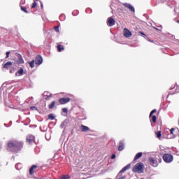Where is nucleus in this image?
<instances>
[{
	"instance_id": "obj_23",
	"label": "nucleus",
	"mask_w": 179,
	"mask_h": 179,
	"mask_svg": "<svg viewBox=\"0 0 179 179\" xmlns=\"http://www.w3.org/2000/svg\"><path fill=\"white\" fill-rule=\"evenodd\" d=\"M49 108H50V109H52V108H54V107H55V101H52L50 105H49Z\"/></svg>"
},
{
	"instance_id": "obj_9",
	"label": "nucleus",
	"mask_w": 179,
	"mask_h": 179,
	"mask_svg": "<svg viewBox=\"0 0 179 179\" xmlns=\"http://www.w3.org/2000/svg\"><path fill=\"white\" fill-rule=\"evenodd\" d=\"M70 101V98H61L59 99V102L60 103V104H66V103H69Z\"/></svg>"
},
{
	"instance_id": "obj_28",
	"label": "nucleus",
	"mask_w": 179,
	"mask_h": 179,
	"mask_svg": "<svg viewBox=\"0 0 179 179\" xmlns=\"http://www.w3.org/2000/svg\"><path fill=\"white\" fill-rule=\"evenodd\" d=\"M157 110L156 109L152 110L150 113V117H152L155 113H156Z\"/></svg>"
},
{
	"instance_id": "obj_40",
	"label": "nucleus",
	"mask_w": 179,
	"mask_h": 179,
	"mask_svg": "<svg viewBox=\"0 0 179 179\" xmlns=\"http://www.w3.org/2000/svg\"><path fill=\"white\" fill-rule=\"evenodd\" d=\"M141 34H143V36H146V35H145V34H143V33H142V32H141Z\"/></svg>"
},
{
	"instance_id": "obj_5",
	"label": "nucleus",
	"mask_w": 179,
	"mask_h": 179,
	"mask_svg": "<svg viewBox=\"0 0 179 179\" xmlns=\"http://www.w3.org/2000/svg\"><path fill=\"white\" fill-rule=\"evenodd\" d=\"M163 160L165 163H171L173 160H174V157L171 155V154H164L163 155Z\"/></svg>"
},
{
	"instance_id": "obj_17",
	"label": "nucleus",
	"mask_w": 179,
	"mask_h": 179,
	"mask_svg": "<svg viewBox=\"0 0 179 179\" xmlns=\"http://www.w3.org/2000/svg\"><path fill=\"white\" fill-rule=\"evenodd\" d=\"M118 150H124V142L121 141L119 145Z\"/></svg>"
},
{
	"instance_id": "obj_8",
	"label": "nucleus",
	"mask_w": 179,
	"mask_h": 179,
	"mask_svg": "<svg viewBox=\"0 0 179 179\" xmlns=\"http://www.w3.org/2000/svg\"><path fill=\"white\" fill-rule=\"evenodd\" d=\"M124 34V37H126L127 38L132 36V32H131V31H129L127 28L124 29V34Z\"/></svg>"
},
{
	"instance_id": "obj_13",
	"label": "nucleus",
	"mask_w": 179,
	"mask_h": 179,
	"mask_svg": "<svg viewBox=\"0 0 179 179\" xmlns=\"http://www.w3.org/2000/svg\"><path fill=\"white\" fill-rule=\"evenodd\" d=\"M80 129L82 132H87V131H90V129L87 126L83 124L81 125Z\"/></svg>"
},
{
	"instance_id": "obj_31",
	"label": "nucleus",
	"mask_w": 179,
	"mask_h": 179,
	"mask_svg": "<svg viewBox=\"0 0 179 179\" xmlns=\"http://www.w3.org/2000/svg\"><path fill=\"white\" fill-rule=\"evenodd\" d=\"M36 6H37V3L36 1H34L33 4L31 6V8H36Z\"/></svg>"
},
{
	"instance_id": "obj_32",
	"label": "nucleus",
	"mask_w": 179,
	"mask_h": 179,
	"mask_svg": "<svg viewBox=\"0 0 179 179\" xmlns=\"http://www.w3.org/2000/svg\"><path fill=\"white\" fill-rule=\"evenodd\" d=\"M174 131H176V129H174V128L171 129V130H170L171 135H173Z\"/></svg>"
},
{
	"instance_id": "obj_36",
	"label": "nucleus",
	"mask_w": 179,
	"mask_h": 179,
	"mask_svg": "<svg viewBox=\"0 0 179 179\" xmlns=\"http://www.w3.org/2000/svg\"><path fill=\"white\" fill-rule=\"evenodd\" d=\"M13 72H15V69H12L11 70H10V73H13Z\"/></svg>"
},
{
	"instance_id": "obj_4",
	"label": "nucleus",
	"mask_w": 179,
	"mask_h": 179,
	"mask_svg": "<svg viewBox=\"0 0 179 179\" xmlns=\"http://www.w3.org/2000/svg\"><path fill=\"white\" fill-rule=\"evenodd\" d=\"M133 171L134 173H143V164L141 162L137 163L134 167H133Z\"/></svg>"
},
{
	"instance_id": "obj_12",
	"label": "nucleus",
	"mask_w": 179,
	"mask_h": 179,
	"mask_svg": "<svg viewBox=\"0 0 179 179\" xmlns=\"http://www.w3.org/2000/svg\"><path fill=\"white\" fill-rule=\"evenodd\" d=\"M27 142H28V143H31L32 142H34V136L28 135L27 136Z\"/></svg>"
},
{
	"instance_id": "obj_42",
	"label": "nucleus",
	"mask_w": 179,
	"mask_h": 179,
	"mask_svg": "<svg viewBox=\"0 0 179 179\" xmlns=\"http://www.w3.org/2000/svg\"><path fill=\"white\" fill-rule=\"evenodd\" d=\"M156 29V30H159V29H157V28H155Z\"/></svg>"
},
{
	"instance_id": "obj_16",
	"label": "nucleus",
	"mask_w": 179,
	"mask_h": 179,
	"mask_svg": "<svg viewBox=\"0 0 179 179\" xmlns=\"http://www.w3.org/2000/svg\"><path fill=\"white\" fill-rule=\"evenodd\" d=\"M36 169H37V166L33 165V166L30 168V169H29V173H30L31 175L34 174V170H36Z\"/></svg>"
},
{
	"instance_id": "obj_21",
	"label": "nucleus",
	"mask_w": 179,
	"mask_h": 179,
	"mask_svg": "<svg viewBox=\"0 0 179 179\" xmlns=\"http://www.w3.org/2000/svg\"><path fill=\"white\" fill-rule=\"evenodd\" d=\"M150 120L152 122H154V123L156 122V120H157L156 115L150 117Z\"/></svg>"
},
{
	"instance_id": "obj_15",
	"label": "nucleus",
	"mask_w": 179,
	"mask_h": 179,
	"mask_svg": "<svg viewBox=\"0 0 179 179\" xmlns=\"http://www.w3.org/2000/svg\"><path fill=\"white\" fill-rule=\"evenodd\" d=\"M10 66H12V62H8L3 65V68H5L6 69H9Z\"/></svg>"
},
{
	"instance_id": "obj_37",
	"label": "nucleus",
	"mask_w": 179,
	"mask_h": 179,
	"mask_svg": "<svg viewBox=\"0 0 179 179\" xmlns=\"http://www.w3.org/2000/svg\"><path fill=\"white\" fill-rule=\"evenodd\" d=\"M111 159H115V154H113V155H112Z\"/></svg>"
},
{
	"instance_id": "obj_19",
	"label": "nucleus",
	"mask_w": 179,
	"mask_h": 179,
	"mask_svg": "<svg viewBox=\"0 0 179 179\" xmlns=\"http://www.w3.org/2000/svg\"><path fill=\"white\" fill-rule=\"evenodd\" d=\"M18 64H24V60H23L22 56L18 57Z\"/></svg>"
},
{
	"instance_id": "obj_10",
	"label": "nucleus",
	"mask_w": 179,
	"mask_h": 179,
	"mask_svg": "<svg viewBox=\"0 0 179 179\" xmlns=\"http://www.w3.org/2000/svg\"><path fill=\"white\" fill-rule=\"evenodd\" d=\"M43 96V99H45V100H50L52 96V94H50V92H44Z\"/></svg>"
},
{
	"instance_id": "obj_24",
	"label": "nucleus",
	"mask_w": 179,
	"mask_h": 179,
	"mask_svg": "<svg viewBox=\"0 0 179 179\" xmlns=\"http://www.w3.org/2000/svg\"><path fill=\"white\" fill-rule=\"evenodd\" d=\"M69 178H71V176H69V175H64L60 177V179H69Z\"/></svg>"
},
{
	"instance_id": "obj_22",
	"label": "nucleus",
	"mask_w": 179,
	"mask_h": 179,
	"mask_svg": "<svg viewBox=\"0 0 179 179\" xmlns=\"http://www.w3.org/2000/svg\"><path fill=\"white\" fill-rule=\"evenodd\" d=\"M57 50H58L59 52H61V51L64 50V46H62L61 45H58Z\"/></svg>"
},
{
	"instance_id": "obj_18",
	"label": "nucleus",
	"mask_w": 179,
	"mask_h": 179,
	"mask_svg": "<svg viewBox=\"0 0 179 179\" xmlns=\"http://www.w3.org/2000/svg\"><path fill=\"white\" fill-rule=\"evenodd\" d=\"M141 157H142V152H138L136 155L134 160H138V159H141Z\"/></svg>"
},
{
	"instance_id": "obj_27",
	"label": "nucleus",
	"mask_w": 179,
	"mask_h": 179,
	"mask_svg": "<svg viewBox=\"0 0 179 179\" xmlns=\"http://www.w3.org/2000/svg\"><path fill=\"white\" fill-rule=\"evenodd\" d=\"M155 135H157V138H161L162 137V131H157L155 133Z\"/></svg>"
},
{
	"instance_id": "obj_30",
	"label": "nucleus",
	"mask_w": 179,
	"mask_h": 179,
	"mask_svg": "<svg viewBox=\"0 0 179 179\" xmlns=\"http://www.w3.org/2000/svg\"><path fill=\"white\" fill-rule=\"evenodd\" d=\"M62 112L64 113V114H68V108H62Z\"/></svg>"
},
{
	"instance_id": "obj_41",
	"label": "nucleus",
	"mask_w": 179,
	"mask_h": 179,
	"mask_svg": "<svg viewBox=\"0 0 179 179\" xmlns=\"http://www.w3.org/2000/svg\"><path fill=\"white\" fill-rule=\"evenodd\" d=\"M177 23H179V20L177 21Z\"/></svg>"
},
{
	"instance_id": "obj_35",
	"label": "nucleus",
	"mask_w": 179,
	"mask_h": 179,
	"mask_svg": "<svg viewBox=\"0 0 179 179\" xmlns=\"http://www.w3.org/2000/svg\"><path fill=\"white\" fill-rule=\"evenodd\" d=\"M30 109L34 110H37V108H36L35 106H31Z\"/></svg>"
},
{
	"instance_id": "obj_11",
	"label": "nucleus",
	"mask_w": 179,
	"mask_h": 179,
	"mask_svg": "<svg viewBox=\"0 0 179 179\" xmlns=\"http://www.w3.org/2000/svg\"><path fill=\"white\" fill-rule=\"evenodd\" d=\"M115 24V20L113 17L108 18V26L111 27Z\"/></svg>"
},
{
	"instance_id": "obj_44",
	"label": "nucleus",
	"mask_w": 179,
	"mask_h": 179,
	"mask_svg": "<svg viewBox=\"0 0 179 179\" xmlns=\"http://www.w3.org/2000/svg\"><path fill=\"white\" fill-rule=\"evenodd\" d=\"M36 1H38V0H36Z\"/></svg>"
},
{
	"instance_id": "obj_2",
	"label": "nucleus",
	"mask_w": 179,
	"mask_h": 179,
	"mask_svg": "<svg viewBox=\"0 0 179 179\" xmlns=\"http://www.w3.org/2000/svg\"><path fill=\"white\" fill-rule=\"evenodd\" d=\"M150 164L152 166V167H157L159 166V163H162V158L159 157H150L149 158Z\"/></svg>"
},
{
	"instance_id": "obj_1",
	"label": "nucleus",
	"mask_w": 179,
	"mask_h": 179,
	"mask_svg": "<svg viewBox=\"0 0 179 179\" xmlns=\"http://www.w3.org/2000/svg\"><path fill=\"white\" fill-rule=\"evenodd\" d=\"M8 148L9 150H12V152L20 150V149L23 148V143L22 141H13L8 143Z\"/></svg>"
},
{
	"instance_id": "obj_7",
	"label": "nucleus",
	"mask_w": 179,
	"mask_h": 179,
	"mask_svg": "<svg viewBox=\"0 0 179 179\" xmlns=\"http://www.w3.org/2000/svg\"><path fill=\"white\" fill-rule=\"evenodd\" d=\"M122 5L123 6H124V8H127V9H129L131 12H133L134 13H135V8L133 7V6H131L130 3H122Z\"/></svg>"
},
{
	"instance_id": "obj_6",
	"label": "nucleus",
	"mask_w": 179,
	"mask_h": 179,
	"mask_svg": "<svg viewBox=\"0 0 179 179\" xmlns=\"http://www.w3.org/2000/svg\"><path fill=\"white\" fill-rule=\"evenodd\" d=\"M36 65H41L43 64V57L41 55H38L35 58Z\"/></svg>"
},
{
	"instance_id": "obj_38",
	"label": "nucleus",
	"mask_w": 179,
	"mask_h": 179,
	"mask_svg": "<svg viewBox=\"0 0 179 179\" xmlns=\"http://www.w3.org/2000/svg\"><path fill=\"white\" fill-rule=\"evenodd\" d=\"M62 17H65V15H60V20L62 19Z\"/></svg>"
},
{
	"instance_id": "obj_43",
	"label": "nucleus",
	"mask_w": 179,
	"mask_h": 179,
	"mask_svg": "<svg viewBox=\"0 0 179 179\" xmlns=\"http://www.w3.org/2000/svg\"><path fill=\"white\" fill-rule=\"evenodd\" d=\"M141 179H145V178H141Z\"/></svg>"
},
{
	"instance_id": "obj_20",
	"label": "nucleus",
	"mask_w": 179,
	"mask_h": 179,
	"mask_svg": "<svg viewBox=\"0 0 179 179\" xmlns=\"http://www.w3.org/2000/svg\"><path fill=\"white\" fill-rule=\"evenodd\" d=\"M48 119L52 121L53 120H55V116L54 115V114L50 113L48 115Z\"/></svg>"
},
{
	"instance_id": "obj_14",
	"label": "nucleus",
	"mask_w": 179,
	"mask_h": 179,
	"mask_svg": "<svg viewBox=\"0 0 179 179\" xmlns=\"http://www.w3.org/2000/svg\"><path fill=\"white\" fill-rule=\"evenodd\" d=\"M24 71L22 68H20L17 73H15V76H23Z\"/></svg>"
},
{
	"instance_id": "obj_34",
	"label": "nucleus",
	"mask_w": 179,
	"mask_h": 179,
	"mask_svg": "<svg viewBox=\"0 0 179 179\" xmlns=\"http://www.w3.org/2000/svg\"><path fill=\"white\" fill-rule=\"evenodd\" d=\"M6 58H9V55L10 54V52H6Z\"/></svg>"
},
{
	"instance_id": "obj_3",
	"label": "nucleus",
	"mask_w": 179,
	"mask_h": 179,
	"mask_svg": "<svg viewBox=\"0 0 179 179\" xmlns=\"http://www.w3.org/2000/svg\"><path fill=\"white\" fill-rule=\"evenodd\" d=\"M131 169V164H127L124 166L117 174V179H125L127 177L125 176H122V173H125L127 170H129Z\"/></svg>"
},
{
	"instance_id": "obj_29",
	"label": "nucleus",
	"mask_w": 179,
	"mask_h": 179,
	"mask_svg": "<svg viewBox=\"0 0 179 179\" xmlns=\"http://www.w3.org/2000/svg\"><path fill=\"white\" fill-rule=\"evenodd\" d=\"M21 10H22V12H24L25 13H28L27 10H26V8L21 6Z\"/></svg>"
},
{
	"instance_id": "obj_39",
	"label": "nucleus",
	"mask_w": 179,
	"mask_h": 179,
	"mask_svg": "<svg viewBox=\"0 0 179 179\" xmlns=\"http://www.w3.org/2000/svg\"><path fill=\"white\" fill-rule=\"evenodd\" d=\"M41 8H43V3L41 4Z\"/></svg>"
},
{
	"instance_id": "obj_33",
	"label": "nucleus",
	"mask_w": 179,
	"mask_h": 179,
	"mask_svg": "<svg viewBox=\"0 0 179 179\" xmlns=\"http://www.w3.org/2000/svg\"><path fill=\"white\" fill-rule=\"evenodd\" d=\"M55 30L57 33H59V27H55Z\"/></svg>"
},
{
	"instance_id": "obj_25",
	"label": "nucleus",
	"mask_w": 179,
	"mask_h": 179,
	"mask_svg": "<svg viewBox=\"0 0 179 179\" xmlns=\"http://www.w3.org/2000/svg\"><path fill=\"white\" fill-rule=\"evenodd\" d=\"M15 169H16L17 170H20V169H22V164H17L15 165Z\"/></svg>"
},
{
	"instance_id": "obj_26",
	"label": "nucleus",
	"mask_w": 179,
	"mask_h": 179,
	"mask_svg": "<svg viewBox=\"0 0 179 179\" xmlns=\"http://www.w3.org/2000/svg\"><path fill=\"white\" fill-rule=\"evenodd\" d=\"M35 60H32L31 62H29V66L31 68H34V63H35Z\"/></svg>"
}]
</instances>
